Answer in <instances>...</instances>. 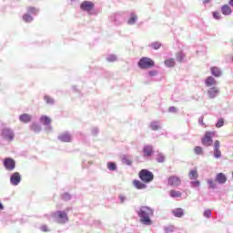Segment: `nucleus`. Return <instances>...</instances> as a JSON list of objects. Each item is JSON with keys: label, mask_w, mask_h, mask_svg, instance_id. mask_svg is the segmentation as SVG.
I'll use <instances>...</instances> for the list:
<instances>
[{"label": "nucleus", "mask_w": 233, "mask_h": 233, "mask_svg": "<svg viewBox=\"0 0 233 233\" xmlns=\"http://www.w3.org/2000/svg\"><path fill=\"white\" fill-rule=\"evenodd\" d=\"M137 214L138 218H140V223H142V225H152V219H150V217L154 216V210H152V208L143 206L140 208Z\"/></svg>", "instance_id": "nucleus-1"}, {"label": "nucleus", "mask_w": 233, "mask_h": 233, "mask_svg": "<svg viewBox=\"0 0 233 233\" xmlns=\"http://www.w3.org/2000/svg\"><path fill=\"white\" fill-rule=\"evenodd\" d=\"M137 65L142 70H148V68L156 66V62L152 58L144 56L138 61Z\"/></svg>", "instance_id": "nucleus-2"}, {"label": "nucleus", "mask_w": 233, "mask_h": 233, "mask_svg": "<svg viewBox=\"0 0 233 233\" xmlns=\"http://www.w3.org/2000/svg\"><path fill=\"white\" fill-rule=\"evenodd\" d=\"M138 177L143 183H152L154 181V173L148 169H142L138 173Z\"/></svg>", "instance_id": "nucleus-3"}, {"label": "nucleus", "mask_w": 233, "mask_h": 233, "mask_svg": "<svg viewBox=\"0 0 233 233\" xmlns=\"http://www.w3.org/2000/svg\"><path fill=\"white\" fill-rule=\"evenodd\" d=\"M216 136V131H208L206 132L204 137L201 139L202 145L204 147H212V143H214V140L212 139Z\"/></svg>", "instance_id": "nucleus-4"}, {"label": "nucleus", "mask_w": 233, "mask_h": 233, "mask_svg": "<svg viewBox=\"0 0 233 233\" xmlns=\"http://www.w3.org/2000/svg\"><path fill=\"white\" fill-rule=\"evenodd\" d=\"M53 217L57 223L64 224L68 221V215L65 211H56L53 214Z\"/></svg>", "instance_id": "nucleus-5"}, {"label": "nucleus", "mask_w": 233, "mask_h": 233, "mask_svg": "<svg viewBox=\"0 0 233 233\" xmlns=\"http://www.w3.org/2000/svg\"><path fill=\"white\" fill-rule=\"evenodd\" d=\"M167 185L170 187H179L181 185V178L177 176H171L167 179Z\"/></svg>", "instance_id": "nucleus-6"}, {"label": "nucleus", "mask_w": 233, "mask_h": 233, "mask_svg": "<svg viewBox=\"0 0 233 233\" xmlns=\"http://www.w3.org/2000/svg\"><path fill=\"white\" fill-rule=\"evenodd\" d=\"M220 147L221 143L219 140H216L213 145L214 157H216V159H219V157H221V150L219 149Z\"/></svg>", "instance_id": "nucleus-7"}, {"label": "nucleus", "mask_w": 233, "mask_h": 233, "mask_svg": "<svg viewBox=\"0 0 233 233\" xmlns=\"http://www.w3.org/2000/svg\"><path fill=\"white\" fill-rule=\"evenodd\" d=\"M4 167L6 170L12 171L15 168V161L13 158H5L4 160Z\"/></svg>", "instance_id": "nucleus-8"}, {"label": "nucleus", "mask_w": 233, "mask_h": 233, "mask_svg": "<svg viewBox=\"0 0 233 233\" xmlns=\"http://www.w3.org/2000/svg\"><path fill=\"white\" fill-rule=\"evenodd\" d=\"M81 10H84L85 12H91V10H94V3L90 1H84L80 5Z\"/></svg>", "instance_id": "nucleus-9"}, {"label": "nucleus", "mask_w": 233, "mask_h": 233, "mask_svg": "<svg viewBox=\"0 0 233 233\" xmlns=\"http://www.w3.org/2000/svg\"><path fill=\"white\" fill-rule=\"evenodd\" d=\"M153 155H154V147L152 146L147 145L143 147L144 157H152Z\"/></svg>", "instance_id": "nucleus-10"}, {"label": "nucleus", "mask_w": 233, "mask_h": 233, "mask_svg": "<svg viewBox=\"0 0 233 233\" xmlns=\"http://www.w3.org/2000/svg\"><path fill=\"white\" fill-rule=\"evenodd\" d=\"M10 182L14 186H17L19 185V183H21V175L19 174V172H15L11 176Z\"/></svg>", "instance_id": "nucleus-11"}, {"label": "nucleus", "mask_w": 233, "mask_h": 233, "mask_svg": "<svg viewBox=\"0 0 233 233\" xmlns=\"http://www.w3.org/2000/svg\"><path fill=\"white\" fill-rule=\"evenodd\" d=\"M2 135L4 136V137H5V139H8L9 141H12L15 136L14 132H12V130H10L9 128L4 129Z\"/></svg>", "instance_id": "nucleus-12"}, {"label": "nucleus", "mask_w": 233, "mask_h": 233, "mask_svg": "<svg viewBox=\"0 0 233 233\" xmlns=\"http://www.w3.org/2000/svg\"><path fill=\"white\" fill-rule=\"evenodd\" d=\"M208 94L210 97V99H214L218 94H219V88L214 86L208 90Z\"/></svg>", "instance_id": "nucleus-13"}, {"label": "nucleus", "mask_w": 233, "mask_h": 233, "mask_svg": "<svg viewBox=\"0 0 233 233\" xmlns=\"http://www.w3.org/2000/svg\"><path fill=\"white\" fill-rule=\"evenodd\" d=\"M216 181L220 185H224V183H227V176L223 173H218L216 176Z\"/></svg>", "instance_id": "nucleus-14"}, {"label": "nucleus", "mask_w": 233, "mask_h": 233, "mask_svg": "<svg viewBox=\"0 0 233 233\" xmlns=\"http://www.w3.org/2000/svg\"><path fill=\"white\" fill-rule=\"evenodd\" d=\"M58 139L62 141L63 143H70L72 141V137L68 133H64L58 137Z\"/></svg>", "instance_id": "nucleus-15"}, {"label": "nucleus", "mask_w": 233, "mask_h": 233, "mask_svg": "<svg viewBox=\"0 0 233 233\" xmlns=\"http://www.w3.org/2000/svg\"><path fill=\"white\" fill-rule=\"evenodd\" d=\"M221 13L223 15H230V14H232V7L228 5H224L221 6Z\"/></svg>", "instance_id": "nucleus-16"}, {"label": "nucleus", "mask_w": 233, "mask_h": 233, "mask_svg": "<svg viewBox=\"0 0 233 233\" xmlns=\"http://www.w3.org/2000/svg\"><path fill=\"white\" fill-rule=\"evenodd\" d=\"M210 72L212 74V76H214L215 77H220L222 72L221 69H219V67L218 66H212L210 68Z\"/></svg>", "instance_id": "nucleus-17"}, {"label": "nucleus", "mask_w": 233, "mask_h": 233, "mask_svg": "<svg viewBox=\"0 0 233 233\" xmlns=\"http://www.w3.org/2000/svg\"><path fill=\"white\" fill-rule=\"evenodd\" d=\"M133 185L137 188V190H143L144 188H147V185L139 180H134Z\"/></svg>", "instance_id": "nucleus-18"}, {"label": "nucleus", "mask_w": 233, "mask_h": 233, "mask_svg": "<svg viewBox=\"0 0 233 233\" xmlns=\"http://www.w3.org/2000/svg\"><path fill=\"white\" fill-rule=\"evenodd\" d=\"M19 120L22 123H30V121H32V116L28 114H23L19 116Z\"/></svg>", "instance_id": "nucleus-19"}, {"label": "nucleus", "mask_w": 233, "mask_h": 233, "mask_svg": "<svg viewBox=\"0 0 233 233\" xmlns=\"http://www.w3.org/2000/svg\"><path fill=\"white\" fill-rule=\"evenodd\" d=\"M206 86H214L216 85V78L213 76H208L205 80Z\"/></svg>", "instance_id": "nucleus-20"}, {"label": "nucleus", "mask_w": 233, "mask_h": 233, "mask_svg": "<svg viewBox=\"0 0 233 233\" xmlns=\"http://www.w3.org/2000/svg\"><path fill=\"white\" fill-rule=\"evenodd\" d=\"M173 216H175V218H183V216L185 215V213L183 212V209L181 208H177L176 209H174L172 211Z\"/></svg>", "instance_id": "nucleus-21"}, {"label": "nucleus", "mask_w": 233, "mask_h": 233, "mask_svg": "<svg viewBox=\"0 0 233 233\" xmlns=\"http://www.w3.org/2000/svg\"><path fill=\"white\" fill-rule=\"evenodd\" d=\"M189 179H198L199 177V173H198V169H191L188 173Z\"/></svg>", "instance_id": "nucleus-22"}, {"label": "nucleus", "mask_w": 233, "mask_h": 233, "mask_svg": "<svg viewBox=\"0 0 233 233\" xmlns=\"http://www.w3.org/2000/svg\"><path fill=\"white\" fill-rule=\"evenodd\" d=\"M166 66L172 68V66H176V60L174 58H168L165 60Z\"/></svg>", "instance_id": "nucleus-23"}, {"label": "nucleus", "mask_w": 233, "mask_h": 233, "mask_svg": "<svg viewBox=\"0 0 233 233\" xmlns=\"http://www.w3.org/2000/svg\"><path fill=\"white\" fill-rule=\"evenodd\" d=\"M170 198H181L183 196V193L177 190L171 189L169 191Z\"/></svg>", "instance_id": "nucleus-24"}, {"label": "nucleus", "mask_w": 233, "mask_h": 233, "mask_svg": "<svg viewBox=\"0 0 233 233\" xmlns=\"http://www.w3.org/2000/svg\"><path fill=\"white\" fill-rule=\"evenodd\" d=\"M41 122L44 124V125H50V123H52V120L50 119V117H48L47 116H43L41 117Z\"/></svg>", "instance_id": "nucleus-25"}, {"label": "nucleus", "mask_w": 233, "mask_h": 233, "mask_svg": "<svg viewBox=\"0 0 233 233\" xmlns=\"http://www.w3.org/2000/svg\"><path fill=\"white\" fill-rule=\"evenodd\" d=\"M194 152L197 156H203V147L197 146L194 148Z\"/></svg>", "instance_id": "nucleus-26"}, {"label": "nucleus", "mask_w": 233, "mask_h": 233, "mask_svg": "<svg viewBox=\"0 0 233 233\" xmlns=\"http://www.w3.org/2000/svg\"><path fill=\"white\" fill-rule=\"evenodd\" d=\"M23 20L25 23H32V21H34V18L32 17V15H30L28 14H25V15H23Z\"/></svg>", "instance_id": "nucleus-27"}, {"label": "nucleus", "mask_w": 233, "mask_h": 233, "mask_svg": "<svg viewBox=\"0 0 233 233\" xmlns=\"http://www.w3.org/2000/svg\"><path fill=\"white\" fill-rule=\"evenodd\" d=\"M44 99H45V101H46V103L47 105H54V98H52V97H50V96H46L44 97Z\"/></svg>", "instance_id": "nucleus-28"}, {"label": "nucleus", "mask_w": 233, "mask_h": 233, "mask_svg": "<svg viewBox=\"0 0 233 233\" xmlns=\"http://www.w3.org/2000/svg\"><path fill=\"white\" fill-rule=\"evenodd\" d=\"M107 168L108 170H116L117 168V166L114 162L107 163Z\"/></svg>", "instance_id": "nucleus-29"}, {"label": "nucleus", "mask_w": 233, "mask_h": 233, "mask_svg": "<svg viewBox=\"0 0 233 233\" xmlns=\"http://www.w3.org/2000/svg\"><path fill=\"white\" fill-rule=\"evenodd\" d=\"M225 125V120L223 118H219L216 124L217 128H221Z\"/></svg>", "instance_id": "nucleus-30"}, {"label": "nucleus", "mask_w": 233, "mask_h": 233, "mask_svg": "<svg viewBox=\"0 0 233 233\" xmlns=\"http://www.w3.org/2000/svg\"><path fill=\"white\" fill-rule=\"evenodd\" d=\"M152 48H154V50H159V48H161V43L159 42H154L153 44H151Z\"/></svg>", "instance_id": "nucleus-31"}, {"label": "nucleus", "mask_w": 233, "mask_h": 233, "mask_svg": "<svg viewBox=\"0 0 233 233\" xmlns=\"http://www.w3.org/2000/svg\"><path fill=\"white\" fill-rule=\"evenodd\" d=\"M157 163H164L165 162V156L158 154L157 157Z\"/></svg>", "instance_id": "nucleus-32"}, {"label": "nucleus", "mask_w": 233, "mask_h": 233, "mask_svg": "<svg viewBox=\"0 0 233 233\" xmlns=\"http://www.w3.org/2000/svg\"><path fill=\"white\" fill-rule=\"evenodd\" d=\"M208 188H216V182L212 179L208 180Z\"/></svg>", "instance_id": "nucleus-33"}, {"label": "nucleus", "mask_w": 233, "mask_h": 233, "mask_svg": "<svg viewBox=\"0 0 233 233\" xmlns=\"http://www.w3.org/2000/svg\"><path fill=\"white\" fill-rule=\"evenodd\" d=\"M136 21H137V16L136 15H132L129 20H128V25H134V23H136Z\"/></svg>", "instance_id": "nucleus-34"}, {"label": "nucleus", "mask_w": 233, "mask_h": 233, "mask_svg": "<svg viewBox=\"0 0 233 233\" xmlns=\"http://www.w3.org/2000/svg\"><path fill=\"white\" fill-rule=\"evenodd\" d=\"M191 187H201V182L199 180L195 179L191 182Z\"/></svg>", "instance_id": "nucleus-35"}, {"label": "nucleus", "mask_w": 233, "mask_h": 233, "mask_svg": "<svg viewBox=\"0 0 233 233\" xmlns=\"http://www.w3.org/2000/svg\"><path fill=\"white\" fill-rule=\"evenodd\" d=\"M210 216H212V211L210 209H206L204 211V217L205 218H210Z\"/></svg>", "instance_id": "nucleus-36"}, {"label": "nucleus", "mask_w": 233, "mask_h": 233, "mask_svg": "<svg viewBox=\"0 0 233 233\" xmlns=\"http://www.w3.org/2000/svg\"><path fill=\"white\" fill-rule=\"evenodd\" d=\"M107 61L109 63H114L115 61H117V58L116 57V56H110L107 57Z\"/></svg>", "instance_id": "nucleus-37"}, {"label": "nucleus", "mask_w": 233, "mask_h": 233, "mask_svg": "<svg viewBox=\"0 0 233 233\" xmlns=\"http://www.w3.org/2000/svg\"><path fill=\"white\" fill-rule=\"evenodd\" d=\"M151 128L152 130H159V125H157L156 122H153L151 123Z\"/></svg>", "instance_id": "nucleus-38"}, {"label": "nucleus", "mask_w": 233, "mask_h": 233, "mask_svg": "<svg viewBox=\"0 0 233 233\" xmlns=\"http://www.w3.org/2000/svg\"><path fill=\"white\" fill-rule=\"evenodd\" d=\"M212 15L214 19H221V15L219 14V12H213Z\"/></svg>", "instance_id": "nucleus-39"}, {"label": "nucleus", "mask_w": 233, "mask_h": 233, "mask_svg": "<svg viewBox=\"0 0 233 233\" xmlns=\"http://www.w3.org/2000/svg\"><path fill=\"white\" fill-rule=\"evenodd\" d=\"M40 229L42 230V232H50V229L48 228V226H46V225L41 226Z\"/></svg>", "instance_id": "nucleus-40"}, {"label": "nucleus", "mask_w": 233, "mask_h": 233, "mask_svg": "<svg viewBox=\"0 0 233 233\" xmlns=\"http://www.w3.org/2000/svg\"><path fill=\"white\" fill-rule=\"evenodd\" d=\"M27 12H29L30 14H37V9H35V7H28Z\"/></svg>", "instance_id": "nucleus-41"}, {"label": "nucleus", "mask_w": 233, "mask_h": 233, "mask_svg": "<svg viewBox=\"0 0 233 233\" xmlns=\"http://www.w3.org/2000/svg\"><path fill=\"white\" fill-rule=\"evenodd\" d=\"M63 199H65V201H68V199H70V195L68 193H65L62 196Z\"/></svg>", "instance_id": "nucleus-42"}, {"label": "nucleus", "mask_w": 233, "mask_h": 233, "mask_svg": "<svg viewBox=\"0 0 233 233\" xmlns=\"http://www.w3.org/2000/svg\"><path fill=\"white\" fill-rule=\"evenodd\" d=\"M168 110H169V112H173V113L177 112V108L176 106H171V107H169Z\"/></svg>", "instance_id": "nucleus-43"}, {"label": "nucleus", "mask_w": 233, "mask_h": 233, "mask_svg": "<svg viewBox=\"0 0 233 233\" xmlns=\"http://www.w3.org/2000/svg\"><path fill=\"white\" fill-rule=\"evenodd\" d=\"M148 74H149V76H150L151 77H154V76H157V71H149Z\"/></svg>", "instance_id": "nucleus-44"}, {"label": "nucleus", "mask_w": 233, "mask_h": 233, "mask_svg": "<svg viewBox=\"0 0 233 233\" xmlns=\"http://www.w3.org/2000/svg\"><path fill=\"white\" fill-rule=\"evenodd\" d=\"M177 59L178 61H183V55L178 54V55L177 56Z\"/></svg>", "instance_id": "nucleus-45"}, {"label": "nucleus", "mask_w": 233, "mask_h": 233, "mask_svg": "<svg viewBox=\"0 0 233 233\" xmlns=\"http://www.w3.org/2000/svg\"><path fill=\"white\" fill-rule=\"evenodd\" d=\"M119 199H120L121 203H125V196H123V195L119 196Z\"/></svg>", "instance_id": "nucleus-46"}, {"label": "nucleus", "mask_w": 233, "mask_h": 233, "mask_svg": "<svg viewBox=\"0 0 233 233\" xmlns=\"http://www.w3.org/2000/svg\"><path fill=\"white\" fill-rule=\"evenodd\" d=\"M127 165H132V160H126Z\"/></svg>", "instance_id": "nucleus-47"}, {"label": "nucleus", "mask_w": 233, "mask_h": 233, "mask_svg": "<svg viewBox=\"0 0 233 233\" xmlns=\"http://www.w3.org/2000/svg\"><path fill=\"white\" fill-rule=\"evenodd\" d=\"M210 1L211 0H204L203 3H204V5H207V4L210 3Z\"/></svg>", "instance_id": "nucleus-48"}, {"label": "nucleus", "mask_w": 233, "mask_h": 233, "mask_svg": "<svg viewBox=\"0 0 233 233\" xmlns=\"http://www.w3.org/2000/svg\"><path fill=\"white\" fill-rule=\"evenodd\" d=\"M228 5H229L230 6H233V0H229V1H228Z\"/></svg>", "instance_id": "nucleus-49"}, {"label": "nucleus", "mask_w": 233, "mask_h": 233, "mask_svg": "<svg viewBox=\"0 0 233 233\" xmlns=\"http://www.w3.org/2000/svg\"><path fill=\"white\" fill-rule=\"evenodd\" d=\"M4 207L3 204L0 202V210H3Z\"/></svg>", "instance_id": "nucleus-50"}]
</instances>
